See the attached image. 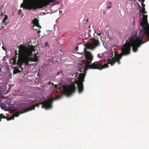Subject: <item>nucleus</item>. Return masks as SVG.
<instances>
[{"instance_id": "obj_17", "label": "nucleus", "mask_w": 149, "mask_h": 149, "mask_svg": "<svg viewBox=\"0 0 149 149\" xmlns=\"http://www.w3.org/2000/svg\"><path fill=\"white\" fill-rule=\"evenodd\" d=\"M6 119H7V120H11V119H12V116H11L10 117H7L6 118Z\"/></svg>"}, {"instance_id": "obj_20", "label": "nucleus", "mask_w": 149, "mask_h": 149, "mask_svg": "<svg viewBox=\"0 0 149 149\" xmlns=\"http://www.w3.org/2000/svg\"><path fill=\"white\" fill-rule=\"evenodd\" d=\"M52 86H54V87L55 88V89H56L57 87V86L56 85H54L53 83H52Z\"/></svg>"}, {"instance_id": "obj_33", "label": "nucleus", "mask_w": 149, "mask_h": 149, "mask_svg": "<svg viewBox=\"0 0 149 149\" xmlns=\"http://www.w3.org/2000/svg\"><path fill=\"white\" fill-rule=\"evenodd\" d=\"M15 112V110H12V112Z\"/></svg>"}, {"instance_id": "obj_15", "label": "nucleus", "mask_w": 149, "mask_h": 149, "mask_svg": "<svg viewBox=\"0 0 149 149\" xmlns=\"http://www.w3.org/2000/svg\"><path fill=\"white\" fill-rule=\"evenodd\" d=\"M8 17L7 15H5V17L2 20L3 22H5V21L8 19Z\"/></svg>"}, {"instance_id": "obj_29", "label": "nucleus", "mask_w": 149, "mask_h": 149, "mask_svg": "<svg viewBox=\"0 0 149 149\" xmlns=\"http://www.w3.org/2000/svg\"><path fill=\"white\" fill-rule=\"evenodd\" d=\"M88 33H89L88 34V35L89 36L90 35V32L91 31V30H90V31L89 29H88Z\"/></svg>"}, {"instance_id": "obj_18", "label": "nucleus", "mask_w": 149, "mask_h": 149, "mask_svg": "<svg viewBox=\"0 0 149 149\" xmlns=\"http://www.w3.org/2000/svg\"><path fill=\"white\" fill-rule=\"evenodd\" d=\"M49 44L48 42H46L45 43V47H49Z\"/></svg>"}, {"instance_id": "obj_5", "label": "nucleus", "mask_w": 149, "mask_h": 149, "mask_svg": "<svg viewBox=\"0 0 149 149\" xmlns=\"http://www.w3.org/2000/svg\"><path fill=\"white\" fill-rule=\"evenodd\" d=\"M139 7L140 9L139 10L140 15L139 17L140 25L141 26L142 28H149V25L147 22V15L143 14V13H147L145 10V8L141 7L139 4Z\"/></svg>"}, {"instance_id": "obj_34", "label": "nucleus", "mask_w": 149, "mask_h": 149, "mask_svg": "<svg viewBox=\"0 0 149 149\" xmlns=\"http://www.w3.org/2000/svg\"><path fill=\"white\" fill-rule=\"evenodd\" d=\"M34 102V101H32L31 102V104L33 103Z\"/></svg>"}, {"instance_id": "obj_36", "label": "nucleus", "mask_w": 149, "mask_h": 149, "mask_svg": "<svg viewBox=\"0 0 149 149\" xmlns=\"http://www.w3.org/2000/svg\"><path fill=\"white\" fill-rule=\"evenodd\" d=\"M90 27H91V26H88V28H90Z\"/></svg>"}, {"instance_id": "obj_40", "label": "nucleus", "mask_w": 149, "mask_h": 149, "mask_svg": "<svg viewBox=\"0 0 149 149\" xmlns=\"http://www.w3.org/2000/svg\"><path fill=\"white\" fill-rule=\"evenodd\" d=\"M88 20V19H87V20H86V22H87Z\"/></svg>"}, {"instance_id": "obj_27", "label": "nucleus", "mask_w": 149, "mask_h": 149, "mask_svg": "<svg viewBox=\"0 0 149 149\" xmlns=\"http://www.w3.org/2000/svg\"><path fill=\"white\" fill-rule=\"evenodd\" d=\"M2 13H3L2 12V10L1 8L0 9V14Z\"/></svg>"}, {"instance_id": "obj_4", "label": "nucleus", "mask_w": 149, "mask_h": 149, "mask_svg": "<svg viewBox=\"0 0 149 149\" xmlns=\"http://www.w3.org/2000/svg\"><path fill=\"white\" fill-rule=\"evenodd\" d=\"M61 96H57L54 98H50L46 100H44L43 102H41L38 103H36L34 105H33L27 108L26 109V111H28L32 110H34L35 107H39L40 104L42 105L41 107L42 108H45L46 109H51L52 107V103L54 100H58L61 98Z\"/></svg>"}, {"instance_id": "obj_22", "label": "nucleus", "mask_w": 149, "mask_h": 149, "mask_svg": "<svg viewBox=\"0 0 149 149\" xmlns=\"http://www.w3.org/2000/svg\"><path fill=\"white\" fill-rule=\"evenodd\" d=\"M5 14V13L4 12V13H2L0 14V17L1 16H3V15Z\"/></svg>"}, {"instance_id": "obj_35", "label": "nucleus", "mask_w": 149, "mask_h": 149, "mask_svg": "<svg viewBox=\"0 0 149 149\" xmlns=\"http://www.w3.org/2000/svg\"><path fill=\"white\" fill-rule=\"evenodd\" d=\"M138 28H140V25L138 26Z\"/></svg>"}, {"instance_id": "obj_1", "label": "nucleus", "mask_w": 149, "mask_h": 149, "mask_svg": "<svg viewBox=\"0 0 149 149\" xmlns=\"http://www.w3.org/2000/svg\"><path fill=\"white\" fill-rule=\"evenodd\" d=\"M99 45L98 40L95 38L93 39L92 42H88L86 44V47L84 49L85 60L81 62L79 66L80 72L83 73L79 74L78 80L75 81V83L77 85L79 93L83 92L84 88L83 82L84 81L86 73L88 69L101 70L109 67L107 62L105 61L104 60L96 61L92 64H90L93 60V56L91 52L87 49L93 50Z\"/></svg>"}, {"instance_id": "obj_31", "label": "nucleus", "mask_w": 149, "mask_h": 149, "mask_svg": "<svg viewBox=\"0 0 149 149\" xmlns=\"http://www.w3.org/2000/svg\"><path fill=\"white\" fill-rule=\"evenodd\" d=\"M57 27V25L56 24H54V28H55V27Z\"/></svg>"}, {"instance_id": "obj_26", "label": "nucleus", "mask_w": 149, "mask_h": 149, "mask_svg": "<svg viewBox=\"0 0 149 149\" xmlns=\"http://www.w3.org/2000/svg\"><path fill=\"white\" fill-rule=\"evenodd\" d=\"M78 49V46L77 47L75 48V50L77 51Z\"/></svg>"}, {"instance_id": "obj_14", "label": "nucleus", "mask_w": 149, "mask_h": 149, "mask_svg": "<svg viewBox=\"0 0 149 149\" xmlns=\"http://www.w3.org/2000/svg\"><path fill=\"white\" fill-rule=\"evenodd\" d=\"M132 22L133 23V28H134V27H136L135 26V19L134 17H133L132 18Z\"/></svg>"}, {"instance_id": "obj_7", "label": "nucleus", "mask_w": 149, "mask_h": 149, "mask_svg": "<svg viewBox=\"0 0 149 149\" xmlns=\"http://www.w3.org/2000/svg\"><path fill=\"white\" fill-rule=\"evenodd\" d=\"M45 0H31L32 3L31 4L28 5L26 3L24 4V7L22 6L23 4H21V7H23V9L30 10L33 9L36 10L37 9L40 8V4L42 3Z\"/></svg>"}, {"instance_id": "obj_37", "label": "nucleus", "mask_w": 149, "mask_h": 149, "mask_svg": "<svg viewBox=\"0 0 149 149\" xmlns=\"http://www.w3.org/2000/svg\"><path fill=\"white\" fill-rule=\"evenodd\" d=\"M53 37H54V38H55L56 37V36H54Z\"/></svg>"}, {"instance_id": "obj_11", "label": "nucleus", "mask_w": 149, "mask_h": 149, "mask_svg": "<svg viewBox=\"0 0 149 149\" xmlns=\"http://www.w3.org/2000/svg\"><path fill=\"white\" fill-rule=\"evenodd\" d=\"M21 71L19 70L18 68L16 67H15L14 68L13 70V73L16 74L18 73H19Z\"/></svg>"}, {"instance_id": "obj_21", "label": "nucleus", "mask_w": 149, "mask_h": 149, "mask_svg": "<svg viewBox=\"0 0 149 149\" xmlns=\"http://www.w3.org/2000/svg\"><path fill=\"white\" fill-rule=\"evenodd\" d=\"M22 13V10L21 9H19L18 10V14L20 15Z\"/></svg>"}, {"instance_id": "obj_39", "label": "nucleus", "mask_w": 149, "mask_h": 149, "mask_svg": "<svg viewBox=\"0 0 149 149\" xmlns=\"http://www.w3.org/2000/svg\"><path fill=\"white\" fill-rule=\"evenodd\" d=\"M3 6H2L1 8H0V9Z\"/></svg>"}, {"instance_id": "obj_8", "label": "nucleus", "mask_w": 149, "mask_h": 149, "mask_svg": "<svg viewBox=\"0 0 149 149\" xmlns=\"http://www.w3.org/2000/svg\"><path fill=\"white\" fill-rule=\"evenodd\" d=\"M30 26L31 28H33L34 26H36L39 28H41V26L39 25L38 20L36 18L33 20L32 23L30 24Z\"/></svg>"}, {"instance_id": "obj_12", "label": "nucleus", "mask_w": 149, "mask_h": 149, "mask_svg": "<svg viewBox=\"0 0 149 149\" xmlns=\"http://www.w3.org/2000/svg\"><path fill=\"white\" fill-rule=\"evenodd\" d=\"M6 117L3 114H0V121H1V119L2 118H6Z\"/></svg>"}, {"instance_id": "obj_30", "label": "nucleus", "mask_w": 149, "mask_h": 149, "mask_svg": "<svg viewBox=\"0 0 149 149\" xmlns=\"http://www.w3.org/2000/svg\"><path fill=\"white\" fill-rule=\"evenodd\" d=\"M37 33H40V31H38V30H37Z\"/></svg>"}, {"instance_id": "obj_24", "label": "nucleus", "mask_w": 149, "mask_h": 149, "mask_svg": "<svg viewBox=\"0 0 149 149\" xmlns=\"http://www.w3.org/2000/svg\"><path fill=\"white\" fill-rule=\"evenodd\" d=\"M15 55H18V53H17V51L16 50H15Z\"/></svg>"}, {"instance_id": "obj_28", "label": "nucleus", "mask_w": 149, "mask_h": 149, "mask_svg": "<svg viewBox=\"0 0 149 149\" xmlns=\"http://www.w3.org/2000/svg\"><path fill=\"white\" fill-rule=\"evenodd\" d=\"M2 48L3 49V50H6V48L4 47L3 46H2Z\"/></svg>"}, {"instance_id": "obj_23", "label": "nucleus", "mask_w": 149, "mask_h": 149, "mask_svg": "<svg viewBox=\"0 0 149 149\" xmlns=\"http://www.w3.org/2000/svg\"><path fill=\"white\" fill-rule=\"evenodd\" d=\"M101 34H102L101 33H97V35L99 36H101Z\"/></svg>"}, {"instance_id": "obj_32", "label": "nucleus", "mask_w": 149, "mask_h": 149, "mask_svg": "<svg viewBox=\"0 0 149 149\" xmlns=\"http://www.w3.org/2000/svg\"><path fill=\"white\" fill-rule=\"evenodd\" d=\"M139 2H141L142 0H137Z\"/></svg>"}, {"instance_id": "obj_6", "label": "nucleus", "mask_w": 149, "mask_h": 149, "mask_svg": "<svg viewBox=\"0 0 149 149\" xmlns=\"http://www.w3.org/2000/svg\"><path fill=\"white\" fill-rule=\"evenodd\" d=\"M75 84V83H74L68 86L65 85L62 86L60 88L62 91L63 94L65 95L67 97H69L74 93L76 90Z\"/></svg>"}, {"instance_id": "obj_38", "label": "nucleus", "mask_w": 149, "mask_h": 149, "mask_svg": "<svg viewBox=\"0 0 149 149\" xmlns=\"http://www.w3.org/2000/svg\"><path fill=\"white\" fill-rule=\"evenodd\" d=\"M1 28H3V26H2Z\"/></svg>"}, {"instance_id": "obj_16", "label": "nucleus", "mask_w": 149, "mask_h": 149, "mask_svg": "<svg viewBox=\"0 0 149 149\" xmlns=\"http://www.w3.org/2000/svg\"><path fill=\"white\" fill-rule=\"evenodd\" d=\"M144 0H142V1L141 2V5L142 6L143 8L144 7L145 5L144 4Z\"/></svg>"}, {"instance_id": "obj_13", "label": "nucleus", "mask_w": 149, "mask_h": 149, "mask_svg": "<svg viewBox=\"0 0 149 149\" xmlns=\"http://www.w3.org/2000/svg\"><path fill=\"white\" fill-rule=\"evenodd\" d=\"M111 2H109V5H107V8L108 9H110L111 8Z\"/></svg>"}, {"instance_id": "obj_10", "label": "nucleus", "mask_w": 149, "mask_h": 149, "mask_svg": "<svg viewBox=\"0 0 149 149\" xmlns=\"http://www.w3.org/2000/svg\"><path fill=\"white\" fill-rule=\"evenodd\" d=\"M49 2V3H51L52 4L54 5L58 4V2L57 0H48Z\"/></svg>"}, {"instance_id": "obj_2", "label": "nucleus", "mask_w": 149, "mask_h": 149, "mask_svg": "<svg viewBox=\"0 0 149 149\" xmlns=\"http://www.w3.org/2000/svg\"><path fill=\"white\" fill-rule=\"evenodd\" d=\"M146 36V41L149 40V29H142L139 31L137 36H134L131 38L127 40V42L123 45L121 48V53L116 55L112 58V59H109L108 63L113 65L116 62H117L118 64L120 63V60L123 55L126 56L130 54L131 47H132L133 52L137 51L138 48L144 42L142 40L144 36Z\"/></svg>"}, {"instance_id": "obj_9", "label": "nucleus", "mask_w": 149, "mask_h": 149, "mask_svg": "<svg viewBox=\"0 0 149 149\" xmlns=\"http://www.w3.org/2000/svg\"><path fill=\"white\" fill-rule=\"evenodd\" d=\"M26 111V109L23 111H21L20 112L17 111L16 112H15L12 116V119L14 120L15 117H17L20 114L23 113L27 112V111Z\"/></svg>"}, {"instance_id": "obj_3", "label": "nucleus", "mask_w": 149, "mask_h": 149, "mask_svg": "<svg viewBox=\"0 0 149 149\" xmlns=\"http://www.w3.org/2000/svg\"><path fill=\"white\" fill-rule=\"evenodd\" d=\"M17 47L19 49L18 58L16 63V59L15 58H13V65L17 64L19 66V68H21L22 70L23 68L22 66L24 63H25V65H29L31 64H29V62H36L38 61V57L36 56L38 52L34 54V58H32V53L36 51L35 47L34 46L31 48L26 47L25 45L22 44Z\"/></svg>"}, {"instance_id": "obj_19", "label": "nucleus", "mask_w": 149, "mask_h": 149, "mask_svg": "<svg viewBox=\"0 0 149 149\" xmlns=\"http://www.w3.org/2000/svg\"><path fill=\"white\" fill-rule=\"evenodd\" d=\"M61 74H63V72L62 71H59V72H58L57 73V75H58Z\"/></svg>"}, {"instance_id": "obj_25", "label": "nucleus", "mask_w": 149, "mask_h": 149, "mask_svg": "<svg viewBox=\"0 0 149 149\" xmlns=\"http://www.w3.org/2000/svg\"><path fill=\"white\" fill-rule=\"evenodd\" d=\"M17 58V55H15V57L14 58H15L16 59Z\"/></svg>"}]
</instances>
